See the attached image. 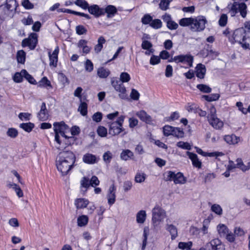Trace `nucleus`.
I'll list each match as a JSON object with an SVG mask.
<instances>
[{"label":"nucleus","mask_w":250,"mask_h":250,"mask_svg":"<svg viewBox=\"0 0 250 250\" xmlns=\"http://www.w3.org/2000/svg\"><path fill=\"white\" fill-rule=\"evenodd\" d=\"M75 160V155L71 151H67L60 153L56 161L58 170L63 175L67 174L73 166Z\"/></svg>","instance_id":"1"},{"label":"nucleus","mask_w":250,"mask_h":250,"mask_svg":"<svg viewBox=\"0 0 250 250\" xmlns=\"http://www.w3.org/2000/svg\"><path fill=\"white\" fill-rule=\"evenodd\" d=\"M207 21L203 16L195 17L184 18L179 21V25L182 27L189 26L192 32H199L203 31L206 28Z\"/></svg>","instance_id":"2"},{"label":"nucleus","mask_w":250,"mask_h":250,"mask_svg":"<svg viewBox=\"0 0 250 250\" xmlns=\"http://www.w3.org/2000/svg\"><path fill=\"white\" fill-rule=\"evenodd\" d=\"M166 216V211L159 205H156L152 209V224L154 228H160Z\"/></svg>","instance_id":"3"},{"label":"nucleus","mask_w":250,"mask_h":250,"mask_svg":"<svg viewBox=\"0 0 250 250\" xmlns=\"http://www.w3.org/2000/svg\"><path fill=\"white\" fill-rule=\"evenodd\" d=\"M125 116L121 115L119 117L115 122L109 123V134L112 136L119 135L125 130L123 127V124Z\"/></svg>","instance_id":"4"},{"label":"nucleus","mask_w":250,"mask_h":250,"mask_svg":"<svg viewBox=\"0 0 250 250\" xmlns=\"http://www.w3.org/2000/svg\"><path fill=\"white\" fill-rule=\"evenodd\" d=\"M227 9L232 17L235 16L238 12L243 18L246 17L247 14V5L243 2L239 3L235 1L232 3H230L227 6Z\"/></svg>","instance_id":"5"},{"label":"nucleus","mask_w":250,"mask_h":250,"mask_svg":"<svg viewBox=\"0 0 250 250\" xmlns=\"http://www.w3.org/2000/svg\"><path fill=\"white\" fill-rule=\"evenodd\" d=\"M53 129L55 132V140L60 145L61 142L60 140V135L66 138L67 136L65 134L68 130V126L62 121L55 122L53 124Z\"/></svg>","instance_id":"6"},{"label":"nucleus","mask_w":250,"mask_h":250,"mask_svg":"<svg viewBox=\"0 0 250 250\" xmlns=\"http://www.w3.org/2000/svg\"><path fill=\"white\" fill-rule=\"evenodd\" d=\"M111 83L114 89L119 93V97L122 99H127L126 88L123 83L117 79L116 78H112L111 80Z\"/></svg>","instance_id":"7"},{"label":"nucleus","mask_w":250,"mask_h":250,"mask_svg":"<svg viewBox=\"0 0 250 250\" xmlns=\"http://www.w3.org/2000/svg\"><path fill=\"white\" fill-rule=\"evenodd\" d=\"M167 181H173L175 184H184L186 182V178L181 172L175 173L168 171L166 173Z\"/></svg>","instance_id":"8"},{"label":"nucleus","mask_w":250,"mask_h":250,"mask_svg":"<svg viewBox=\"0 0 250 250\" xmlns=\"http://www.w3.org/2000/svg\"><path fill=\"white\" fill-rule=\"evenodd\" d=\"M247 33L244 28H238L234 31L231 36L229 37V40L232 43L238 42L242 46V42L244 40L245 34Z\"/></svg>","instance_id":"9"},{"label":"nucleus","mask_w":250,"mask_h":250,"mask_svg":"<svg viewBox=\"0 0 250 250\" xmlns=\"http://www.w3.org/2000/svg\"><path fill=\"white\" fill-rule=\"evenodd\" d=\"M173 60L174 62L178 63H182L187 65L186 68L191 67L193 66V57L191 55H180L174 56Z\"/></svg>","instance_id":"10"},{"label":"nucleus","mask_w":250,"mask_h":250,"mask_svg":"<svg viewBox=\"0 0 250 250\" xmlns=\"http://www.w3.org/2000/svg\"><path fill=\"white\" fill-rule=\"evenodd\" d=\"M207 250H225V246L218 238H214L205 245Z\"/></svg>","instance_id":"11"},{"label":"nucleus","mask_w":250,"mask_h":250,"mask_svg":"<svg viewBox=\"0 0 250 250\" xmlns=\"http://www.w3.org/2000/svg\"><path fill=\"white\" fill-rule=\"evenodd\" d=\"M38 35L36 33H31L28 39H24L22 42L23 47L28 46L30 49H34L38 42Z\"/></svg>","instance_id":"12"},{"label":"nucleus","mask_w":250,"mask_h":250,"mask_svg":"<svg viewBox=\"0 0 250 250\" xmlns=\"http://www.w3.org/2000/svg\"><path fill=\"white\" fill-rule=\"evenodd\" d=\"M87 9L90 14L93 15L96 18H98L104 14V9L100 8L97 4L89 5Z\"/></svg>","instance_id":"13"},{"label":"nucleus","mask_w":250,"mask_h":250,"mask_svg":"<svg viewBox=\"0 0 250 250\" xmlns=\"http://www.w3.org/2000/svg\"><path fill=\"white\" fill-rule=\"evenodd\" d=\"M13 4L7 3L0 5V16L2 18H5L10 14L13 8Z\"/></svg>","instance_id":"14"},{"label":"nucleus","mask_w":250,"mask_h":250,"mask_svg":"<svg viewBox=\"0 0 250 250\" xmlns=\"http://www.w3.org/2000/svg\"><path fill=\"white\" fill-rule=\"evenodd\" d=\"M116 188L114 184L111 185L108 190L106 195L108 204L111 206L114 204L116 201Z\"/></svg>","instance_id":"15"},{"label":"nucleus","mask_w":250,"mask_h":250,"mask_svg":"<svg viewBox=\"0 0 250 250\" xmlns=\"http://www.w3.org/2000/svg\"><path fill=\"white\" fill-rule=\"evenodd\" d=\"M59 52V47L57 46L53 53L51 54L50 52L48 53L49 58V65L51 67H56L57 65L58 56Z\"/></svg>","instance_id":"16"},{"label":"nucleus","mask_w":250,"mask_h":250,"mask_svg":"<svg viewBox=\"0 0 250 250\" xmlns=\"http://www.w3.org/2000/svg\"><path fill=\"white\" fill-rule=\"evenodd\" d=\"M187 155L191 160L192 164L194 167L198 169L202 167V162L199 160L198 156L196 154L189 151H187Z\"/></svg>","instance_id":"17"},{"label":"nucleus","mask_w":250,"mask_h":250,"mask_svg":"<svg viewBox=\"0 0 250 250\" xmlns=\"http://www.w3.org/2000/svg\"><path fill=\"white\" fill-rule=\"evenodd\" d=\"M196 151L199 154L201 155L204 157H215L217 158L219 156H222L224 155L222 152L214 151L212 152H206L203 151V150L197 146L195 147Z\"/></svg>","instance_id":"18"},{"label":"nucleus","mask_w":250,"mask_h":250,"mask_svg":"<svg viewBox=\"0 0 250 250\" xmlns=\"http://www.w3.org/2000/svg\"><path fill=\"white\" fill-rule=\"evenodd\" d=\"M208 121L209 125L215 129H221L224 125V122L217 117L212 118Z\"/></svg>","instance_id":"19"},{"label":"nucleus","mask_w":250,"mask_h":250,"mask_svg":"<svg viewBox=\"0 0 250 250\" xmlns=\"http://www.w3.org/2000/svg\"><path fill=\"white\" fill-rule=\"evenodd\" d=\"M136 115L143 122L146 124H150L152 122V118L145 110H141L136 113Z\"/></svg>","instance_id":"20"},{"label":"nucleus","mask_w":250,"mask_h":250,"mask_svg":"<svg viewBox=\"0 0 250 250\" xmlns=\"http://www.w3.org/2000/svg\"><path fill=\"white\" fill-rule=\"evenodd\" d=\"M166 229L169 233L172 240L175 239L178 236V229L174 225L167 223L166 225Z\"/></svg>","instance_id":"21"},{"label":"nucleus","mask_w":250,"mask_h":250,"mask_svg":"<svg viewBox=\"0 0 250 250\" xmlns=\"http://www.w3.org/2000/svg\"><path fill=\"white\" fill-rule=\"evenodd\" d=\"M38 117L41 121H45L47 120L48 118V113L45 103H42L41 110L38 114Z\"/></svg>","instance_id":"22"},{"label":"nucleus","mask_w":250,"mask_h":250,"mask_svg":"<svg viewBox=\"0 0 250 250\" xmlns=\"http://www.w3.org/2000/svg\"><path fill=\"white\" fill-rule=\"evenodd\" d=\"M7 187L14 190L19 198H21L23 196V193L22 190L21 189V188L16 184L8 181L7 182Z\"/></svg>","instance_id":"23"},{"label":"nucleus","mask_w":250,"mask_h":250,"mask_svg":"<svg viewBox=\"0 0 250 250\" xmlns=\"http://www.w3.org/2000/svg\"><path fill=\"white\" fill-rule=\"evenodd\" d=\"M224 140L229 145H235L240 141V138L234 134H231L225 135Z\"/></svg>","instance_id":"24"},{"label":"nucleus","mask_w":250,"mask_h":250,"mask_svg":"<svg viewBox=\"0 0 250 250\" xmlns=\"http://www.w3.org/2000/svg\"><path fill=\"white\" fill-rule=\"evenodd\" d=\"M83 160L86 164H94L98 162V158L93 154L86 153L83 155Z\"/></svg>","instance_id":"25"},{"label":"nucleus","mask_w":250,"mask_h":250,"mask_svg":"<svg viewBox=\"0 0 250 250\" xmlns=\"http://www.w3.org/2000/svg\"><path fill=\"white\" fill-rule=\"evenodd\" d=\"M196 75L200 79H203L205 77L206 68L205 66L201 63H199L196 67Z\"/></svg>","instance_id":"26"},{"label":"nucleus","mask_w":250,"mask_h":250,"mask_svg":"<svg viewBox=\"0 0 250 250\" xmlns=\"http://www.w3.org/2000/svg\"><path fill=\"white\" fill-rule=\"evenodd\" d=\"M87 41L85 40H80L78 43V47L82 49V52L83 54H88L90 52L91 48L87 45Z\"/></svg>","instance_id":"27"},{"label":"nucleus","mask_w":250,"mask_h":250,"mask_svg":"<svg viewBox=\"0 0 250 250\" xmlns=\"http://www.w3.org/2000/svg\"><path fill=\"white\" fill-rule=\"evenodd\" d=\"M89 201L85 198H78L75 200L74 204L77 209L84 208L88 205Z\"/></svg>","instance_id":"28"},{"label":"nucleus","mask_w":250,"mask_h":250,"mask_svg":"<svg viewBox=\"0 0 250 250\" xmlns=\"http://www.w3.org/2000/svg\"><path fill=\"white\" fill-rule=\"evenodd\" d=\"M104 13L107 14V17L112 18L117 12V9L115 6L112 5H107L104 10Z\"/></svg>","instance_id":"29"},{"label":"nucleus","mask_w":250,"mask_h":250,"mask_svg":"<svg viewBox=\"0 0 250 250\" xmlns=\"http://www.w3.org/2000/svg\"><path fill=\"white\" fill-rule=\"evenodd\" d=\"M136 222L140 224H144L146 219V213L144 210H141L139 211L136 215Z\"/></svg>","instance_id":"30"},{"label":"nucleus","mask_w":250,"mask_h":250,"mask_svg":"<svg viewBox=\"0 0 250 250\" xmlns=\"http://www.w3.org/2000/svg\"><path fill=\"white\" fill-rule=\"evenodd\" d=\"M38 86L40 87L45 88L47 89L52 88L51 82L46 77H43L41 79L38 83Z\"/></svg>","instance_id":"31"},{"label":"nucleus","mask_w":250,"mask_h":250,"mask_svg":"<svg viewBox=\"0 0 250 250\" xmlns=\"http://www.w3.org/2000/svg\"><path fill=\"white\" fill-rule=\"evenodd\" d=\"M149 234V229L148 227H145L144 228L143 234V240L142 245V250H145L146 245L147 237Z\"/></svg>","instance_id":"32"},{"label":"nucleus","mask_w":250,"mask_h":250,"mask_svg":"<svg viewBox=\"0 0 250 250\" xmlns=\"http://www.w3.org/2000/svg\"><path fill=\"white\" fill-rule=\"evenodd\" d=\"M110 74V70L104 67H101L97 69V75L100 78H106Z\"/></svg>","instance_id":"33"},{"label":"nucleus","mask_w":250,"mask_h":250,"mask_svg":"<svg viewBox=\"0 0 250 250\" xmlns=\"http://www.w3.org/2000/svg\"><path fill=\"white\" fill-rule=\"evenodd\" d=\"M217 230L220 237H224L229 231L228 227L223 224H219L217 226Z\"/></svg>","instance_id":"34"},{"label":"nucleus","mask_w":250,"mask_h":250,"mask_svg":"<svg viewBox=\"0 0 250 250\" xmlns=\"http://www.w3.org/2000/svg\"><path fill=\"white\" fill-rule=\"evenodd\" d=\"M192 247L191 241L180 242L178 245V249L181 250H190Z\"/></svg>","instance_id":"35"},{"label":"nucleus","mask_w":250,"mask_h":250,"mask_svg":"<svg viewBox=\"0 0 250 250\" xmlns=\"http://www.w3.org/2000/svg\"><path fill=\"white\" fill-rule=\"evenodd\" d=\"M236 162L237 167L241 169L243 171H246L250 168V162H248L246 165H245L240 158H238L236 160Z\"/></svg>","instance_id":"36"},{"label":"nucleus","mask_w":250,"mask_h":250,"mask_svg":"<svg viewBox=\"0 0 250 250\" xmlns=\"http://www.w3.org/2000/svg\"><path fill=\"white\" fill-rule=\"evenodd\" d=\"M88 217L87 215H82L77 218L78 226L81 227L85 226L88 222Z\"/></svg>","instance_id":"37"},{"label":"nucleus","mask_w":250,"mask_h":250,"mask_svg":"<svg viewBox=\"0 0 250 250\" xmlns=\"http://www.w3.org/2000/svg\"><path fill=\"white\" fill-rule=\"evenodd\" d=\"M105 42V40L104 37L101 36L98 40V43L94 47V50L96 53H99L103 47V44Z\"/></svg>","instance_id":"38"},{"label":"nucleus","mask_w":250,"mask_h":250,"mask_svg":"<svg viewBox=\"0 0 250 250\" xmlns=\"http://www.w3.org/2000/svg\"><path fill=\"white\" fill-rule=\"evenodd\" d=\"M16 58L18 63L24 64L26 58L25 52L23 50H19L17 53Z\"/></svg>","instance_id":"39"},{"label":"nucleus","mask_w":250,"mask_h":250,"mask_svg":"<svg viewBox=\"0 0 250 250\" xmlns=\"http://www.w3.org/2000/svg\"><path fill=\"white\" fill-rule=\"evenodd\" d=\"M210 209L218 216H221L223 214V209L219 204H214L212 205Z\"/></svg>","instance_id":"40"},{"label":"nucleus","mask_w":250,"mask_h":250,"mask_svg":"<svg viewBox=\"0 0 250 250\" xmlns=\"http://www.w3.org/2000/svg\"><path fill=\"white\" fill-rule=\"evenodd\" d=\"M133 156V153L129 149H126L123 150L121 153V158L123 160H128L129 159H131Z\"/></svg>","instance_id":"41"},{"label":"nucleus","mask_w":250,"mask_h":250,"mask_svg":"<svg viewBox=\"0 0 250 250\" xmlns=\"http://www.w3.org/2000/svg\"><path fill=\"white\" fill-rule=\"evenodd\" d=\"M242 47L245 49H250V32H248L245 34Z\"/></svg>","instance_id":"42"},{"label":"nucleus","mask_w":250,"mask_h":250,"mask_svg":"<svg viewBox=\"0 0 250 250\" xmlns=\"http://www.w3.org/2000/svg\"><path fill=\"white\" fill-rule=\"evenodd\" d=\"M202 98L208 102L216 101L220 98V95L218 93H213L208 95H203Z\"/></svg>","instance_id":"43"},{"label":"nucleus","mask_w":250,"mask_h":250,"mask_svg":"<svg viewBox=\"0 0 250 250\" xmlns=\"http://www.w3.org/2000/svg\"><path fill=\"white\" fill-rule=\"evenodd\" d=\"M22 72L23 74L24 77L28 81L29 83L33 84H36L37 83L35 79L30 74H29L26 70L22 69Z\"/></svg>","instance_id":"44"},{"label":"nucleus","mask_w":250,"mask_h":250,"mask_svg":"<svg viewBox=\"0 0 250 250\" xmlns=\"http://www.w3.org/2000/svg\"><path fill=\"white\" fill-rule=\"evenodd\" d=\"M172 133L171 135L176 137L177 138H182L184 136V131L183 129L179 127H173Z\"/></svg>","instance_id":"45"},{"label":"nucleus","mask_w":250,"mask_h":250,"mask_svg":"<svg viewBox=\"0 0 250 250\" xmlns=\"http://www.w3.org/2000/svg\"><path fill=\"white\" fill-rule=\"evenodd\" d=\"M20 127L27 132H30L34 127V125L30 122L27 123H22L20 124Z\"/></svg>","instance_id":"46"},{"label":"nucleus","mask_w":250,"mask_h":250,"mask_svg":"<svg viewBox=\"0 0 250 250\" xmlns=\"http://www.w3.org/2000/svg\"><path fill=\"white\" fill-rule=\"evenodd\" d=\"M131 79L130 75L127 72H122L120 75V81L122 83H128Z\"/></svg>","instance_id":"47"},{"label":"nucleus","mask_w":250,"mask_h":250,"mask_svg":"<svg viewBox=\"0 0 250 250\" xmlns=\"http://www.w3.org/2000/svg\"><path fill=\"white\" fill-rule=\"evenodd\" d=\"M74 3L84 10L87 9L89 6V4L85 0H76Z\"/></svg>","instance_id":"48"},{"label":"nucleus","mask_w":250,"mask_h":250,"mask_svg":"<svg viewBox=\"0 0 250 250\" xmlns=\"http://www.w3.org/2000/svg\"><path fill=\"white\" fill-rule=\"evenodd\" d=\"M146 179V175L143 172H137L135 177V181L136 183H142Z\"/></svg>","instance_id":"49"},{"label":"nucleus","mask_w":250,"mask_h":250,"mask_svg":"<svg viewBox=\"0 0 250 250\" xmlns=\"http://www.w3.org/2000/svg\"><path fill=\"white\" fill-rule=\"evenodd\" d=\"M18 133L17 129L13 127L8 128L6 132V135L11 138H16L18 135Z\"/></svg>","instance_id":"50"},{"label":"nucleus","mask_w":250,"mask_h":250,"mask_svg":"<svg viewBox=\"0 0 250 250\" xmlns=\"http://www.w3.org/2000/svg\"><path fill=\"white\" fill-rule=\"evenodd\" d=\"M78 110L82 115L84 116L87 113V105L85 102H82L79 107Z\"/></svg>","instance_id":"51"},{"label":"nucleus","mask_w":250,"mask_h":250,"mask_svg":"<svg viewBox=\"0 0 250 250\" xmlns=\"http://www.w3.org/2000/svg\"><path fill=\"white\" fill-rule=\"evenodd\" d=\"M150 26L155 29H160L162 26V22L159 19L152 20V21L150 23Z\"/></svg>","instance_id":"52"},{"label":"nucleus","mask_w":250,"mask_h":250,"mask_svg":"<svg viewBox=\"0 0 250 250\" xmlns=\"http://www.w3.org/2000/svg\"><path fill=\"white\" fill-rule=\"evenodd\" d=\"M198 106L193 103H188L185 106L187 111L190 112L196 113L198 108Z\"/></svg>","instance_id":"53"},{"label":"nucleus","mask_w":250,"mask_h":250,"mask_svg":"<svg viewBox=\"0 0 250 250\" xmlns=\"http://www.w3.org/2000/svg\"><path fill=\"white\" fill-rule=\"evenodd\" d=\"M23 77L24 75L21 70L20 72H16L14 74L13 76V80L15 83H20L22 82Z\"/></svg>","instance_id":"54"},{"label":"nucleus","mask_w":250,"mask_h":250,"mask_svg":"<svg viewBox=\"0 0 250 250\" xmlns=\"http://www.w3.org/2000/svg\"><path fill=\"white\" fill-rule=\"evenodd\" d=\"M172 0H161L159 3V7L162 10H167L169 8L170 2Z\"/></svg>","instance_id":"55"},{"label":"nucleus","mask_w":250,"mask_h":250,"mask_svg":"<svg viewBox=\"0 0 250 250\" xmlns=\"http://www.w3.org/2000/svg\"><path fill=\"white\" fill-rule=\"evenodd\" d=\"M216 117H217L216 108L213 105H211L208 110V120Z\"/></svg>","instance_id":"56"},{"label":"nucleus","mask_w":250,"mask_h":250,"mask_svg":"<svg viewBox=\"0 0 250 250\" xmlns=\"http://www.w3.org/2000/svg\"><path fill=\"white\" fill-rule=\"evenodd\" d=\"M196 87L200 91L204 93H208L211 91V88L206 84H199Z\"/></svg>","instance_id":"57"},{"label":"nucleus","mask_w":250,"mask_h":250,"mask_svg":"<svg viewBox=\"0 0 250 250\" xmlns=\"http://www.w3.org/2000/svg\"><path fill=\"white\" fill-rule=\"evenodd\" d=\"M76 33L79 35L86 34L87 33L86 28L82 25H79L76 27Z\"/></svg>","instance_id":"58"},{"label":"nucleus","mask_w":250,"mask_h":250,"mask_svg":"<svg viewBox=\"0 0 250 250\" xmlns=\"http://www.w3.org/2000/svg\"><path fill=\"white\" fill-rule=\"evenodd\" d=\"M97 132L98 135L101 137H106L107 134V129L103 126H100L98 127L97 130Z\"/></svg>","instance_id":"59"},{"label":"nucleus","mask_w":250,"mask_h":250,"mask_svg":"<svg viewBox=\"0 0 250 250\" xmlns=\"http://www.w3.org/2000/svg\"><path fill=\"white\" fill-rule=\"evenodd\" d=\"M177 146L184 149L190 150L191 146L188 142L180 141L177 143Z\"/></svg>","instance_id":"60"},{"label":"nucleus","mask_w":250,"mask_h":250,"mask_svg":"<svg viewBox=\"0 0 250 250\" xmlns=\"http://www.w3.org/2000/svg\"><path fill=\"white\" fill-rule=\"evenodd\" d=\"M84 68L85 70L88 72H91L93 71L94 68V66L92 62L88 59H87L84 62Z\"/></svg>","instance_id":"61"},{"label":"nucleus","mask_w":250,"mask_h":250,"mask_svg":"<svg viewBox=\"0 0 250 250\" xmlns=\"http://www.w3.org/2000/svg\"><path fill=\"white\" fill-rule=\"evenodd\" d=\"M228 22V16L225 14H223L221 15L220 18L218 21L219 24L220 26H225Z\"/></svg>","instance_id":"62"},{"label":"nucleus","mask_w":250,"mask_h":250,"mask_svg":"<svg viewBox=\"0 0 250 250\" xmlns=\"http://www.w3.org/2000/svg\"><path fill=\"white\" fill-rule=\"evenodd\" d=\"M141 21L144 24H150L152 21V17L149 14H146L142 18Z\"/></svg>","instance_id":"63"},{"label":"nucleus","mask_w":250,"mask_h":250,"mask_svg":"<svg viewBox=\"0 0 250 250\" xmlns=\"http://www.w3.org/2000/svg\"><path fill=\"white\" fill-rule=\"evenodd\" d=\"M173 126L168 125H165L163 127V133L165 136L171 135L172 133Z\"/></svg>","instance_id":"64"}]
</instances>
